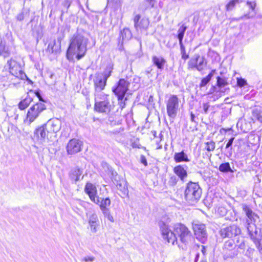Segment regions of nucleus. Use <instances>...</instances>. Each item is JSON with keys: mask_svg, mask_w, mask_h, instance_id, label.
I'll list each match as a JSON object with an SVG mask.
<instances>
[{"mask_svg": "<svg viewBox=\"0 0 262 262\" xmlns=\"http://www.w3.org/2000/svg\"><path fill=\"white\" fill-rule=\"evenodd\" d=\"M118 104L119 105L120 107L121 110L123 109L126 105L125 104V101L127 100V98H124V96L122 97V98H120L119 99L118 98Z\"/></svg>", "mask_w": 262, "mask_h": 262, "instance_id": "44", "label": "nucleus"}, {"mask_svg": "<svg viewBox=\"0 0 262 262\" xmlns=\"http://www.w3.org/2000/svg\"><path fill=\"white\" fill-rule=\"evenodd\" d=\"M245 247V244L244 241H242L241 243L238 245V248L241 249H244Z\"/></svg>", "mask_w": 262, "mask_h": 262, "instance_id": "60", "label": "nucleus"}, {"mask_svg": "<svg viewBox=\"0 0 262 262\" xmlns=\"http://www.w3.org/2000/svg\"><path fill=\"white\" fill-rule=\"evenodd\" d=\"M180 46L182 54V58L183 59L186 60L188 58V55L186 52L185 49L183 44H180Z\"/></svg>", "mask_w": 262, "mask_h": 262, "instance_id": "45", "label": "nucleus"}, {"mask_svg": "<svg viewBox=\"0 0 262 262\" xmlns=\"http://www.w3.org/2000/svg\"><path fill=\"white\" fill-rule=\"evenodd\" d=\"M89 224L92 232L95 233L97 231V227L99 226V222L97 215L96 214H92L89 220Z\"/></svg>", "mask_w": 262, "mask_h": 262, "instance_id": "20", "label": "nucleus"}, {"mask_svg": "<svg viewBox=\"0 0 262 262\" xmlns=\"http://www.w3.org/2000/svg\"><path fill=\"white\" fill-rule=\"evenodd\" d=\"M201 252H202V253H203V254L204 255H205L206 254V247H205V246H202Z\"/></svg>", "mask_w": 262, "mask_h": 262, "instance_id": "62", "label": "nucleus"}, {"mask_svg": "<svg viewBox=\"0 0 262 262\" xmlns=\"http://www.w3.org/2000/svg\"><path fill=\"white\" fill-rule=\"evenodd\" d=\"M242 207L247 216L246 225L248 224L255 223L259 219L257 214L254 212L252 209L246 204H242Z\"/></svg>", "mask_w": 262, "mask_h": 262, "instance_id": "14", "label": "nucleus"}, {"mask_svg": "<svg viewBox=\"0 0 262 262\" xmlns=\"http://www.w3.org/2000/svg\"><path fill=\"white\" fill-rule=\"evenodd\" d=\"M46 109V106L43 102H39L34 104L28 110L26 119L24 121L25 122L26 124H30Z\"/></svg>", "mask_w": 262, "mask_h": 262, "instance_id": "4", "label": "nucleus"}, {"mask_svg": "<svg viewBox=\"0 0 262 262\" xmlns=\"http://www.w3.org/2000/svg\"><path fill=\"white\" fill-rule=\"evenodd\" d=\"M83 172L82 169L77 167L73 168L70 172V178L75 182L79 180V178Z\"/></svg>", "mask_w": 262, "mask_h": 262, "instance_id": "26", "label": "nucleus"}, {"mask_svg": "<svg viewBox=\"0 0 262 262\" xmlns=\"http://www.w3.org/2000/svg\"><path fill=\"white\" fill-rule=\"evenodd\" d=\"M34 135L38 139H44L46 137L48 138L50 136V134H48V132H47L45 124L36 129L34 132Z\"/></svg>", "mask_w": 262, "mask_h": 262, "instance_id": "22", "label": "nucleus"}, {"mask_svg": "<svg viewBox=\"0 0 262 262\" xmlns=\"http://www.w3.org/2000/svg\"><path fill=\"white\" fill-rule=\"evenodd\" d=\"M106 80L101 74H97L94 79L95 91H102L104 89Z\"/></svg>", "mask_w": 262, "mask_h": 262, "instance_id": "19", "label": "nucleus"}, {"mask_svg": "<svg viewBox=\"0 0 262 262\" xmlns=\"http://www.w3.org/2000/svg\"><path fill=\"white\" fill-rule=\"evenodd\" d=\"M237 85L240 87L244 86L247 84L246 81L243 78H237Z\"/></svg>", "mask_w": 262, "mask_h": 262, "instance_id": "49", "label": "nucleus"}, {"mask_svg": "<svg viewBox=\"0 0 262 262\" xmlns=\"http://www.w3.org/2000/svg\"><path fill=\"white\" fill-rule=\"evenodd\" d=\"M88 39L82 35L77 34L73 36L67 52V57L69 60H73L74 56L77 60L83 57L87 50Z\"/></svg>", "mask_w": 262, "mask_h": 262, "instance_id": "2", "label": "nucleus"}, {"mask_svg": "<svg viewBox=\"0 0 262 262\" xmlns=\"http://www.w3.org/2000/svg\"><path fill=\"white\" fill-rule=\"evenodd\" d=\"M111 179L118 189L122 191L126 190L127 188L125 182L123 180H120V177L116 172L112 171Z\"/></svg>", "mask_w": 262, "mask_h": 262, "instance_id": "17", "label": "nucleus"}, {"mask_svg": "<svg viewBox=\"0 0 262 262\" xmlns=\"http://www.w3.org/2000/svg\"><path fill=\"white\" fill-rule=\"evenodd\" d=\"M152 61L155 66H163L165 63V59L161 56H154Z\"/></svg>", "mask_w": 262, "mask_h": 262, "instance_id": "38", "label": "nucleus"}, {"mask_svg": "<svg viewBox=\"0 0 262 262\" xmlns=\"http://www.w3.org/2000/svg\"><path fill=\"white\" fill-rule=\"evenodd\" d=\"M199 257H200L199 253H198L195 255V258H194V262H198V261L199 260Z\"/></svg>", "mask_w": 262, "mask_h": 262, "instance_id": "63", "label": "nucleus"}, {"mask_svg": "<svg viewBox=\"0 0 262 262\" xmlns=\"http://www.w3.org/2000/svg\"><path fill=\"white\" fill-rule=\"evenodd\" d=\"M246 227L251 239L256 244H258L262 237L260 228L257 227L255 223L248 224Z\"/></svg>", "mask_w": 262, "mask_h": 262, "instance_id": "8", "label": "nucleus"}, {"mask_svg": "<svg viewBox=\"0 0 262 262\" xmlns=\"http://www.w3.org/2000/svg\"><path fill=\"white\" fill-rule=\"evenodd\" d=\"M163 136L161 134H160V135H159L160 139L159 140H157L156 141V144L157 145V146L156 147L157 149H160L162 148V145L160 144V142L161 141L162 138H163Z\"/></svg>", "mask_w": 262, "mask_h": 262, "instance_id": "52", "label": "nucleus"}, {"mask_svg": "<svg viewBox=\"0 0 262 262\" xmlns=\"http://www.w3.org/2000/svg\"><path fill=\"white\" fill-rule=\"evenodd\" d=\"M35 95L38 97V98L39 99V101H41V102H44L45 101L43 100V99H42V98L41 97V95H40V93L39 92V91H36L35 92H34Z\"/></svg>", "mask_w": 262, "mask_h": 262, "instance_id": "55", "label": "nucleus"}, {"mask_svg": "<svg viewBox=\"0 0 262 262\" xmlns=\"http://www.w3.org/2000/svg\"><path fill=\"white\" fill-rule=\"evenodd\" d=\"M32 98L27 95V97L19 103V108L21 110H25L29 106L30 103L32 101Z\"/></svg>", "mask_w": 262, "mask_h": 262, "instance_id": "29", "label": "nucleus"}, {"mask_svg": "<svg viewBox=\"0 0 262 262\" xmlns=\"http://www.w3.org/2000/svg\"><path fill=\"white\" fill-rule=\"evenodd\" d=\"M173 159L176 163L188 162L190 161L188 156L183 150L181 152H176L174 155Z\"/></svg>", "mask_w": 262, "mask_h": 262, "instance_id": "24", "label": "nucleus"}, {"mask_svg": "<svg viewBox=\"0 0 262 262\" xmlns=\"http://www.w3.org/2000/svg\"><path fill=\"white\" fill-rule=\"evenodd\" d=\"M240 233L241 229L235 225L223 228L220 231V235L223 238H231L233 236L240 234Z\"/></svg>", "mask_w": 262, "mask_h": 262, "instance_id": "11", "label": "nucleus"}, {"mask_svg": "<svg viewBox=\"0 0 262 262\" xmlns=\"http://www.w3.org/2000/svg\"><path fill=\"white\" fill-rule=\"evenodd\" d=\"M209 108V105L207 103L203 104V109L205 113L207 114Z\"/></svg>", "mask_w": 262, "mask_h": 262, "instance_id": "59", "label": "nucleus"}, {"mask_svg": "<svg viewBox=\"0 0 262 262\" xmlns=\"http://www.w3.org/2000/svg\"><path fill=\"white\" fill-rule=\"evenodd\" d=\"M63 38V35H60V36H58L57 40H56V43H59L60 47H61V41L62 40Z\"/></svg>", "mask_w": 262, "mask_h": 262, "instance_id": "58", "label": "nucleus"}, {"mask_svg": "<svg viewBox=\"0 0 262 262\" xmlns=\"http://www.w3.org/2000/svg\"><path fill=\"white\" fill-rule=\"evenodd\" d=\"M247 5L251 9L252 11H254L256 6V3L255 1H247Z\"/></svg>", "mask_w": 262, "mask_h": 262, "instance_id": "46", "label": "nucleus"}, {"mask_svg": "<svg viewBox=\"0 0 262 262\" xmlns=\"http://www.w3.org/2000/svg\"><path fill=\"white\" fill-rule=\"evenodd\" d=\"M130 83L124 78L120 79L116 84L112 88V91L119 99L125 95L128 90Z\"/></svg>", "mask_w": 262, "mask_h": 262, "instance_id": "6", "label": "nucleus"}, {"mask_svg": "<svg viewBox=\"0 0 262 262\" xmlns=\"http://www.w3.org/2000/svg\"><path fill=\"white\" fill-rule=\"evenodd\" d=\"M236 246L234 241L232 239H229L225 242L223 250L226 258H233L237 255V251L235 250Z\"/></svg>", "mask_w": 262, "mask_h": 262, "instance_id": "9", "label": "nucleus"}, {"mask_svg": "<svg viewBox=\"0 0 262 262\" xmlns=\"http://www.w3.org/2000/svg\"><path fill=\"white\" fill-rule=\"evenodd\" d=\"M202 194V189L197 183L189 182L185 190V198L190 204L197 203Z\"/></svg>", "mask_w": 262, "mask_h": 262, "instance_id": "3", "label": "nucleus"}, {"mask_svg": "<svg viewBox=\"0 0 262 262\" xmlns=\"http://www.w3.org/2000/svg\"><path fill=\"white\" fill-rule=\"evenodd\" d=\"M160 230L163 238L172 245H177L183 250L187 249V246L193 240V237L190 230L184 224L177 223L173 226L172 232L169 226L163 221L159 223Z\"/></svg>", "mask_w": 262, "mask_h": 262, "instance_id": "1", "label": "nucleus"}, {"mask_svg": "<svg viewBox=\"0 0 262 262\" xmlns=\"http://www.w3.org/2000/svg\"><path fill=\"white\" fill-rule=\"evenodd\" d=\"M206 63L203 57L199 55H195L189 62V66H204Z\"/></svg>", "mask_w": 262, "mask_h": 262, "instance_id": "27", "label": "nucleus"}, {"mask_svg": "<svg viewBox=\"0 0 262 262\" xmlns=\"http://www.w3.org/2000/svg\"><path fill=\"white\" fill-rule=\"evenodd\" d=\"M220 171L223 172H228L232 171L230 164L228 162L221 164L219 168Z\"/></svg>", "mask_w": 262, "mask_h": 262, "instance_id": "35", "label": "nucleus"}, {"mask_svg": "<svg viewBox=\"0 0 262 262\" xmlns=\"http://www.w3.org/2000/svg\"><path fill=\"white\" fill-rule=\"evenodd\" d=\"M9 72L12 75L21 79H25L27 77L26 74L21 70L17 69V67H10Z\"/></svg>", "mask_w": 262, "mask_h": 262, "instance_id": "21", "label": "nucleus"}, {"mask_svg": "<svg viewBox=\"0 0 262 262\" xmlns=\"http://www.w3.org/2000/svg\"><path fill=\"white\" fill-rule=\"evenodd\" d=\"M133 74L131 67H126L122 71V76L125 77L126 78H130Z\"/></svg>", "mask_w": 262, "mask_h": 262, "instance_id": "37", "label": "nucleus"}, {"mask_svg": "<svg viewBox=\"0 0 262 262\" xmlns=\"http://www.w3.org/2000/svg\"><path fill=\"white\" fill-rule=\"evenodd\" d=\"M24 18V14L23 13H20L18 14L16 16V19L19 20L21 21L23 20Z\"/></svg>", "mask_w": 262, "mask_h": 262, "instance_id": "57", "label": "nucleus"}, {"mask_svg": "<svg viewBox=\"0 0 262 262\" xmlns=\"http://www.w3.org/2000/svg\"><path fill=\"white\" fill-rule=\"evenodd\" d=\"M145 3L146 5H147V7H146L147 8H149V7L152 8L154 7V6L155 5V0H146L145 1Z\"/></svg>", "mask_w": 262, "mask_h": 262, "instance_id": "50", "label": "nucleus"}, {"mask_svg": "<svg viewBox=\"0 0 262 262\" xmlns=\"http://www.w3.org/2000/svg\"><path fill=\"white\" fill-rule=\"evenodd\" d=\"M111 109V106L109 100L95 103L94 110L97 112L108 113L110 112Z\"/></svg>", "mask_w": 262, "mask_h": 262, "instance_id": "16", "label": "nucleus"}, {"mask_svg": "<svg viewBox=\"0 0 262 262\" xmlns=\"http://www.w3.org/2000/svg\"><path fill=\"white\" fill-rule=\"evenodd\" d=\"M141 162L145 166H147V160H146L145 157L144 156H141Z\"/></svg>", "mask_w": 262, "mask_h": 262, "instance_id": "56", "label": "nucleus"}, {"mask_svg": "<svg viewBox=\"0 0 262 262\" xmlns=\"http://www.w3.org/2000/svg\"><path fill=\"white\" fill-rule=\"evenodd\" d=\"M95 103L109 100L108 95L104 94L102 91H95Z\"/></svg>", "mask_w": 262, "mask_h": 262, "instance_id": "28", "label": "nucleus"}, {"mask_svg": "<svg viewBox=\"0 0 262 262\" xmlns=\"http://www.w3.org/2000/svg\"><path fill=\"white\" fill-rule=\"evenodd\" d=\"M173 172L182 181L187 176L186 170L181 165L174 167Z\"/></svg>", "mask_w": 262, "mask_h": 262, "instance_id": "23", "label": "nucleus"}, {"mask_svg": "<svg viewBox=\"0 0 262 262\" xmlns=\"http://www.w3.org/2000/svg\"><path fill=\"white\" fill-rule=\"evenodd\" d=\"M226 80L219 76L217 77V85L219 87H224L227 84Z\"/></svg>", "mask_w": 262, "mask_h": 262, "instance_id": "43", "label": "nucleus"}, {"mask_svg": "<svg viewBox=\"0 0 262 262\" xmlns=\"http://www.w3.org/2000/svg\"><path fill=\"white\" fill-rule=\"evenodd\" d=\"M179 99L177 95H170L166 101V111L171 122L176 117L179 109Z\"/></svg>", "mask_w": 262, "mask_h": 262, "instance_id": "5", "label": "nucleus"}, {"mask_svg": "<svg viewBox=\"0 0 262 262\" xmlns=\"http://www.w3.org/2000/svg\"><path fill=\"white\" fill-rule=\"evenodd\" d=\"M192 228L196 238L202 243L204 244L207 239L206 226L200 223H193Z\"/></svg>", "mask_w": 262, "mask_h": 262, "instance_id": "7", "label": "nucleus"}, {"mask_svg": "<svg viewBox=\"0 0 262 262\" xmlns=\"http://www.w3.org/2000/svg\"><path fill=\"white\" fill-rule=\"evenodd\" d=\"M178 181V178L174 175L171 176L168 182V184L170 186H174Z\"/></svg>", "mask_w": 262, "mask_h": 262, "instance_id": "42", "label": "nucleus"}, {"mask_svg": "<svg viewBox=\"0 0 262 262\" xmlns=\"http://www.w3.org/2000/svg\"><path fill=\"white\" fill-rule=\"evenodd\" d=\"M217 213L222 216H224L227 213V209L224 207H219L217 209Z\"/></svg>", "mask_w": 262, "mask_h": 262, "instance_id": "48", "label": "nucleus"}, {"mask_svg": "<svg viewBox=\"0 0 262 262\" xmlns=\"http://www.w3.org/2000/svg\"><path fill=\"white\" fill-rule=\"evenodd\" d=\"M205 149L208 152L213 151L215 148V143L213 141L206 142L204 143Z\"/></svg>", "mask_w": 262, "mask_h": 262, "instance_id": "36", "label": "nucleus"}, {"mask_svg": "<svg viewBox=\"0 0 262 262\" xmlns=\"http://www.w3.org/2000/svg\"><path fill=\"white\" fill-rule=\"evenodd\" d=\"M84 192L89 195L90 200L96 204L99 203V198L97 195L96 186L91 183H87L84 187Z\"/></svg>", "mask_w": 262, "mask_h": 262, "instance_id": "13", "label": "nucleus"}, {"mask_svg": "<svg viewBox=\"0 0 262 262\" xmlns=\"http://www.w3.org/2000/svg\"><path fill=\"white\" fill-rule=\"evenodd\" d=\"M132 37V32L128 29H124L122 31H121L120 38L118 42L119 50H122L123 42L130 39Z\"/></svg>", "mask_w": 262, "mask_h": 262, "instance_id": "18", "label": "nucleus"}, {"mask_svg": "<svg viewBox=\"0 0 262 262\" xmlns=\"http://www.w3.org/2000/svg\"><path fill=\"white\" fill-rule=\"evenodd\" d=\"M239 3V0H231L226 6V8L227 11L232 10L235 5Z\"/></svg>", "mask_w": 262, "mask_h": 262, "instance_id": "40", "label": "nucleus"}, {"mask_svg": "<svg viewBox=\"0 0 262 262\" xmlns=\"http://www.w3.org/2000/svg\"><path fill=\"white\" fill-rule=\"evenodd\" d=\"M95 260V257L94 256H87L81 259L82 261L88 262L91 261L92 262Z\"/></svg>", "mask_w": 262, "mask_h": 262, "instance_id": "53", "label": "nucleus"}, {"mask_svg": "<svg viewBox=\"0 0 262 262\" xmlns=\"http://www.w3.org/2000/svg\"><path fill=\"white\" fill-rule=\"evenodd\" d=\"M60 47L59 43H56L55 39L51 40L48 46L47 51L49 53L57 54L60 51Z\"/></svg>", "mask_w": 262, "mask_h": 262, "instance_id": "25", "label": "nucleus"}, {"mask_svg": "<svg viewBox=\"0 0 262 262\" xmlns=\"http://www.w3.org/2000/svg\"><path fill=\"white\" fill-rule=\"evenodd\" d=\"M111 204V201L108 198H106L105 199H103L100 201L99 200V203L98 205H99L100 208L102 212L108 210L109 209L107 208Z\"/></svg>", "mask_w": 262, "mask_h": 262, "instance_id": "30", "label": "nucleus"}, {"mask_svg": "<svg viewBox=\"0 0 262 262\" xmlns=\"http://www.w3.org/2000/svg\"><path fill=\"white\" fill-rule=\"evenodd\" d=\"M257 21L258 22H260L261 24L262 25V15H258L256 16Z\"/></svg>", "mask_w": 262, "mask_h": 262, "instance_id": "61", "label": "nucleus"}, {"mask_svg": "<svg viewBox=\"0 0 262 262\" xmlns=\"http://www.w3.org/2000/svg\"><path fill=\"white\" fill-rule=\"evenodd\" d=\"M234 140V137H232L231 138L228 142H227V144H226V155L228 157H230L231 156L232 154V144H233V141Z\"/></svg>", "mask_w": 262, "mask_h": 262, "instance_id": "32", "label": "nucleus"}, {"mask_svg": "<svg viewBox=\"0 0 262 262\" xmlns=\"http://www.w3.org/2000/svg\"><path fill=\"white\" fill-rule=\"evenodd\" d=\"M140 18V14L136 15L134 18V26L137 31L147 29L149 24L147 18H143L141 20Z\"/></svg>", "mask_w": 262, "mask_h": 262, "instance_id": "15", "label": "nucleus"}, {"mask_svg": "<svg viewBox=\"0 0 262 262\" xmlns=\"http://www.w3.org/2000/svg\"><path fill=\"white\" fill-rule=\"evenodd\" d=\"M254 249L252 248H248L245 253V255L249 258H252Z\"/></svg>", "mask_w": 262, "mask_h": 262, "instance_id": "51", "label": "nucleus"}, {"mask_svg": "<svg viewBox=\"0 0 262 262\" xmlns=\"http://www.w3.org/2000/svg\"><path fill=\"white\" fill-rule=\"evenodd\" d=\"M25 79H26V80H27V81L29 83H30V84L33 83L32 81L31 80L29 79L27 77H26Z\"/></svg>", "mask_w": 262, "mask_h": 262, "instance_id": "64", "label": "nucleus"}, {"mask_svg": "<svg viewBox=\"0 0 262 262\" xmlns=\"http://www.w3.org/2000/svg\"><path fill=\"white\" fill-rule=\"evenodd\" d=\"M71 4V1L70 0H64L62 3V5L68 9Z\"/></svg>", "mask_w": 262, "mask_h": 262, "instance_id": "54", "label": "nucleus"}, {"mask_svg": "<svg viewBox=\"0 0 262 262\" xmlns=\"http://www.w3.org/2000/svg\"><path fill=\"white\" fill-rule=\"evenodd\" d=\"M82 142L77 139H71L66 146L67 152L68 155H74L81 150Z\"/></svg>", "mask_w": 262, "mask_h": 262, "instance_id": "10", "label": "nucleus"}, {"mask_svg": "<svg viewBox=\"0 0 262 262\" xmlns=\"http://www.w3.org/2000/svg\"><path fill=\"white\" fill-rule=\"evenodd\" d=\"M186 29L187 27L184 25H182L178 30L177 37L179 41V45L183 44L182 40Z\"/></svg>", "mask_w": 262, "mask_h": 262, "instance_id": "31", "label": "nucleus"}, {"mask_svg": "<svg viewBox=\"0 0 262 262\" xmlns=\"http://www.w3.org/2000/svg\"><path fill=\"white\" fill-rule=\"evenodd\" d=\"M215 71L212 70L206 77L203 78L200 84V87L205 86L210 81Z\"/></svg>", "mask_w": 262, "mask_h": 262, "instance_id": "33", "label": "nucleus"}, {"mask_svg": "<svg viewBox=\"0 0 262 262\" xmlns=\"http://www.w3.org/2000/svg\"><path fill=\"white\" fill-rule=\"evenodd\" d=\"M48 134H55L60 130L61 127V122L57 118L50 119L45 124Z\"/></svg>", "mask_w": 262, "mask_h": 262, "instance_id": "12", "label": "nucleus"}, {"mask_svg": "<svg viewBox=\"0 0 262 262\" xmlns=\"http://www.w3.org/2000/svg\"><path fill=\"white\" fill-rule=\"evenodd\" d=\"M105 217H107V219L112 222H114V218L113 216L110 214V210L102 212Z\"/></svg>", "mask_w": 262, "mask_h": 262, "instance_id": "47", "label": "nucleus"}, {"mask_svg": "<svg viewBox=\"0 0 262 262\" xmlns=\"http://www.w3.org/2000/svg\"><path fill=\"white\" fill-rule=\"evenodd\" d=\"M112 67H107V69L102 73H99L98 74H101L104 77V79L107 80V78L111 76V72L112 71Z\"/></svg>", "mask_w": 262, "mask_h": 262, "instance_id": "41", "label": "nucleus"}, {"mask_svg": "<svg viewBox=\"0 0 262 262\" xmlns=\"http://www.w3.org/2000/svg\"><path fill=\"white\" fill-rule=\"evenodd\" d=\"M10 54V51L8 47L3 46L2 43L0 46V55L4 57H7Z\"/></svg>", "mask_w": 262, "mask_h": 262, "instance_id": "39", "label": "nucleus"}, {"mask_svg": "<svg viewBox=\"0 0 262 262\" xmlns=\"http://www.w3.org/2000/svg\"><path fill=\"white\" fill-rule=\"evenodd\" d=\"M252 120L262 123V113L257 110H254L252 112Z\"/></svg>", "mask_w": 262, "mask_h": 262, "instance_id": "34", "label": "nucleus"}]
</instances>
